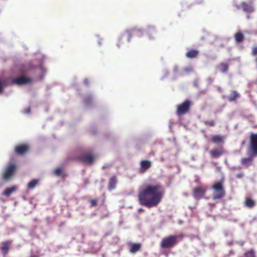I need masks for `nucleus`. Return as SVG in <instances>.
<instances>
[{
  "mask_svg": "<svg viewBox=\"0 0 257 257\" xmlns=\"http://www.w3.org/2000/svg\"><path fill=\"white\" fill-rule=\"evenodd\" d=\"M164 193V188L160 184H148L140 189L138 200L141 205L151 208L157 206L160 203Z\"/></svg>",
  "mask_w": 257,
  "mask_h": 257,
  "instance_id": "f257e3e1",
  "label": "nucleus"
},
{
  "mask_svg": "<svg viewBox=\"0 0 257 257\" xmlns=\"http://www.w3.org/2000/svg\"><path fill=\"white\" fill-rule=\"evenodd\" d=\"M213 190L212 199H221L225 196V191L223 185V181L215 182L211 187Z\"/></svg>",
  "mask_w": 257,
  "mask_h": 257,
  "instance_id": "f03ea898",
  "label": "nucleus"
},
{
  "mask_svg": "<svg viewBox=\"0 0 257 257\" xmlns=\"http://www.w3.org/2000/svg\"><path fill=\"white\" fill-rule=\"evenodd\" d=\"M178 236L177 235H170L167 236L162 239L160 247L163 249L172 248L178 243Z\"/></svg>",
  "mask_w": 257,
  "mask_h": 257,
  "instance_id": "7ed1b4c3",
  "label": "nucleus"
},
{
  "mask_svg": "<svg viewBox=\"0 0 257 257\" xmlns=\"http://www.w3.org/2000/svg\"><path fill=\"white\" fill-rule=\"evenodd\" d=\"M32 79L24 76H20L17 77H10L8 78V83L10 85H21L30 83Z\"/></svg>",
  "mask_w": 257,
  "mask_h": 257,
  "instance_id": "20e7f679",
  "label": "nucleus"
},
{
  "mask_svg": "<svg viewBox=\"0 0 257 257\" xmlns=\"http://www.w3.org/2000/svg\"><path fill=\"white\" fill-rule=\"evenodd\" d=\"M17 168L16 165L14 163H10L5 168L3 174L2 179L4 181L10 180L14 174Z\"/></svg>",
  "mask_w": 257,
  "mask_h": 257,
  "instance_id": "39448f33",
  "label": "nucleus"
},
{
  "mask_svg": "<svg viewBox=\"0 0 257 257\" xmlns=\"http://www.w3.org/2000/svg\"><path fill=\"white\" fill-rule=\"evenodd\" d=\"M191 105V101L188 99L185 100L183 102L177 106L176 110L177 115L181 116L187 113L189 111Z\"/></svg>",
  "mask_w": 257,
  "mask_h": 257,
  "instance_id": "423d86ee",
  "label": "nucleus"
},
{
  "mask_svg": "<svg viewBox=\"0 0 257 257\" xmlns=\"http://www.w3.org/2000/svg\"><path fill=\"white\" fill-rule=\"evenodd\" d=\"M75 159L83 164L91 165L94 162V157L90 152H86L76 157Z\"/></svg>",
  "mask_w": 257,
  "mask_h": 257,
  "instance_id": "0eeeda50",
  "label": "nucleus"
},
{
  "mask_svg": "<svg viewBox=\"0 0 257 257\" xmlns=\"http://www.w3.org/2000/svg\"><path fill=\"white\" fill-rule=\"evenodd\" d=\"M207 188L203 185H200L192 190V195L196 200L202 198L205 195Z\"/></svg>",
  "mask_w": 257,
  "mask_h": 257,
  "instance_id": "6e6552de",
  "label": "nucleus"
},
{
  "mask_svg": "<svg viewBox=\"0 0 257 257\" xmlns=\"http://www.w3.org/2000/svg\"><path fill=\"white\" fill-rule=\"evenodd\" d=\"M249 149L253 156H257V134H251L249 137Z\"/></svg>",
  "mask_w": 257,
  "mask_h": 257,
  "instance_id": "1a4fd4ad",
  "label": "nucleus"
},
{
  "mask_svg": "<svg viewBox=\"0 0 257 257\" xmlns=\"http://www.w3.org/2000/svg\"><path fill=\"white\" fill-rule=\"evenodd\" d=\"M30 150V146L27 144H21L17 145L14 149L15 153L19 156H23L27 154Z\"/></svg>",
  "mask_w": 257,
  "mask_h": 257,
  "instance_id": "9d476101",
  "label": "nucleus"
},
{
  "mask_svg": "<svg viewBox=\"0 0 257 257\" xmlns=\"http://www.w3.org/2000/svg\"><path fill=\"white\" fill-rule=\"evenodd\" d=\"M139 33L142 34V31L140 29H133L131 31H126L123 33L119 38V41L122 40L123 38H126L127 42H130L132 36V34H138Z\"/></svg>",
  "mask_w": 257,
  "mask_h": 257,
  "instance_id": "9b49d317",
  "label": "nucleus"
},
{
  "mask_svg": "<svg viewBox=\"0 0 257 257\" xmlns=\"http://www.w3.org/2000/svg\"><path fill=\"white\" fill-rule=\"evenodd\" d=\"M240 7L242 11L247 14L251 13L254 11L251 2L246 3L242 2L240 4Z\"/></svg>",
  "mask_w": 257,
  "mask_h": 257,
  "instance_id": "f8f14e48",
  "label": "nucleus"
},
{
  "mask_svg": "<svg viewBox=\"0 0 257 257\" xmlns=\"http://www.w3.org/2000/svg\"><path fill=\"white\" fill-rule=\"evenodd\" d=\"M12 243V240H9L6 241H4L2 242V246L1 247V250L4 255H6L8 254L9 250L10 249V245Z\"/></svg>",
  "mask_w": 257,
  "mask_h": 257,
  "instance_id": "ddd939ff",
  "label": "nucleus"
},
{
  "mask_svg": "<svg viewBox=\"0 0 257 257\" xmlns=\"http://www.w3.org/2000/svg\"><path fill=\"white\" fill-rule=\"evenodd\" d=\"M152 165V163L150 161L143 160L140 163V171L141 173H145L148 170Z\"/></svg>",
  "mask_w": 257,
  "mask_h": 257,
  "instance_id": "4468645a",
  "label": "nucleus"
},
{
  "mask_svg": "<svg viewBox=\"0 0 257 257\" xmlns=\"http://www.w3.org/2000/svg\"><path fill=\"white\" fill-rule=\"evenodd\" d=\"M117 182L116 176L115 175L111 176L108 181V189L109 191L114 190L116 188Z\"/></svg>",
  "mask_w": 257,
  "mask_h": 257,
  "instance_id": "2eb2a0df",
  "label": "nucleus"
},
{
  "mask_svg": "<svg viewBox=\"0 0 257 257\" xmlns=\"http://www.w3.org/2000/svg\"><path fill=\"white\" fill-rule=\"evenodd\" d=\"M129 245L130 252L132 253H135L140 250L142 244L140 243H130Z\"/></svg>",
  "mask_w": 257,
  "mask_h": 257,
  "instance_id": "dca6fc26",
  "label": "nucleus"
},
{
  "mask_svg": "<svg viewBox=\"0 0 257 257\" xmlns=\"http://www.w3.org/2000/svg\"><path fill=\"white\" fill-rule=\"evenodd\" d=\"M209 154L212 158H218L223 154L222 148L213 149L209 152Z\"/></svg>",
  "mask_w": 257,
  "mask_h": 257,
  "instance_id": "f3484780",
  "label": "nucleus"
},
{
  "mask_svg": "<svg viewBox=\"0 0 257 257\" xmlns=\"http://www.w3.org/2000/svg\"><path fill=\"white\" fill-rule=\"evenodd\" d=\"M255 201L250 197H246L244 201V205L249 208H252L255 206Z\"/></svg>",
  "mask_w": 257,
  "mask_h": 257,
  "instance_id": "a211bd4d",
  "label": "nucleus"
},
{
  "mask_svg": "<svg viewBox=\"0 0 257 257\" xmlns=\"http://www.w3.org/2000/svg\"><path fill=\"white\" fill-rule=\"evenodd\" d=\"M240 96L239 93L236 90L231 92L228 96L227 99L230 102L235 101Z\"/></svg>",
  "mask_w": 257,
  "mask_h": 257,
  "instance_id": "6ab92c4d",
  "label": "nucleus"
},
{
  "mask_svg": "<svg viewBox=\"0 0 257 257\" xmlns=\"http://www.w3.org/2000/svg\"><path fill=\"white\" fill-rule=\"evenodd\" d=\"M199 53L198 50L190 49L186 53V56L188 58L193 59L196 58Z\"/></svg>",
  "mask_w": 257,
  "mask_h": 257,
  "instance_id": "aec40b11",
  "label": "nucleus"
},
{
  "mask_svg": "<svg viewBox=\"0 0 257 257\" xmlns=\"http://www.w3.org/2000/svg\"><path fill=\"white\" fill-rule=\"evenodd\" d=\"M217 68L222 73H225L228 70L229 65L227 63L222 62L218 66H217Z\"/></svg>",
  "mask_w": 257,
  "mask_h": 257,
  "instance_id": "412c9836",
  "label": "nucleus"
},
{
  "mask_svg": "<svg viewBox=\"0 0 257 257\" xmlns=\"http://www.w3.org/2000/svg\"><path fill=\"white\" fill-rule=\"evenodd\" d=\"M241 164L242 165L248 167L249 166L251 165L252 163V157H248V158H242L240 161Z\"/></svg>",
  "mask_w": 257,
  "mask_h": 257,
  "instance_id": "4be33fe9",
  "label": "nucleus"
},
{
  "mask_svg": "<svg viewBox=\"0 0 257 257\" xmlns=\"http://www.w3.org/2000/svg\"><path fill=\"white\" fill-rule=\"evenodd\" d=\"M17 190L16 186H13L10 188H6L3 192L2 195L7 197H9L12 193L15 192Z\"/></svg>",
  "mask_w": 257,
  "mask_h": 257,
  "instance_id": "5701e85b",
  "label": "nucleus"
},
{
  "mask_svg": "<svg viewBox=\"0 0 257 257\" xmlns=\"http://www.w3.org/2000/svg\"><path fill=\"white\" fill-rule=\"evenodd\" d=\"M211 141L215 144H220L223 142V137L220 135H214L211 138Z\"/></svg>",
  "mask_w": 257,
  "mask_h": 257,
  "instance_id": "b1692460",
  "label": "nucleus"
},
{
  "mask_svg": "<svg viewBox=\"0 0 257 257\" xmlns=\"http://www.w3.org/2000/svg\"><path fill=\"white\" fill-rule=\"evenodd\" d=\"M234 39L236 42L240 43L242 42L244 39V35L241 32H238L236 34H235L234 36Z\"/></svg>",
  "mask_w": 257,
  "mask_h": 257,
  "instance_id": "393cba45",
  "label": "nucleus"
},
{
  "mask_svg": "<svg viewBox=\"0 0 257 257\" xmlns=\"http://www.w3.org/2000/svg\"><path fill=\"white\" fill-rule=\"evenodd\" d=\"M39 181V179H33L31 180L27 185L28 188L29 189H34L36 186L37 185Z\"/></svg>",
  "mask_w": 257,
  "mask_h": 257,
  "instance_id": "a878e982",
  "label": "nucleus"
},
{
  "mask_svg": "<svg viewBox=\"0 0 257 257\" xmlns=\"http://www.w3.org/2000/svg\"><path fill=\"white\" fill-rule=\"evenodd\" d=\"M244 257H255V252L253 249H251L246 250L244 253Z\"/></svg>",
  "mask_w": 257,
  "mask_h": 257,
  "instance_id": "bb28decb",
  "label": "nucleus"
},
{
  "mask_svg": "<svg viewBox=\"0 0 257 257\" xmlns=\"http://www.w3.org/2000/svg\"><path fill=\"white\" fill-rule=\"evenodd\" d=\"M156 33V30L153 27L150 26L148 28L147 34L149 36L150 39H151V35L155 34Z\"/></svg>",
  "mask_w": 257,
  "mask_h": 257,
  "instance_id": "cd10ccee",
  "label": "nucleus"
},
{
  "mask_svg": "<svg viewBox=\"0 0 257 257\" xmlns=\"http://www.w3.org/2000/svg\"><path fill=\"white\" fill-rule=\"evenodd\" d=\"M203 123L207 126L212 127L215 125V122L213 120H204Z\"/></svg>",
  "mask_w": 257,
  "mask_h": 257,
  "instance_id": "c85d7f7f",
  "label": "nucleus"
},
{
  "mask_svg": "<svg viewBox=\"0 0 257 257\" xmlns=\"http://www.w3.org/2000/svg\"><path fill=\"white\" fill-rule=\"evenodd\" d=\"M90 206L91 207L97 206L98 203V199H93L89 200Z\"/></svg>",
  "mask_w": 257,
  "mask_h": 257,
  "instance_id": "c756f323",
  "label": "nucleus"
},
{
  "mask_svg": "<svg viewBox=\"0 0 257 257\" xmlns=\"http://www.w3.org/2000/svg\"><path fill=\"white\" fill-rule=\"evenodd\" d=\"M62 169L61 168H57L54 171L55 174L57 176H60L62 174Z\"/></svg>",
  "mask_w": 257,
  "mask_h": 257,
  "instance_id": "7c9ffc66",
  "label": "nucleus"
},
{
  "mask_svg": "<svg viewBox=\"0 0 257 257\" xmlns=\"http://www.w3.org/2000/svg\"><path fill=\"white\" fill-rule=\"evenodd\" d=\"M92 98L91 96H88L85 98L84 99V102L87 103H90L92 101Z\"/></svg>",
  "mask_w": 257,
  "mask_h": 257,
  "instance_id": "2f4dec72",
  "label": "nucleus"
},
{
  "mask_svg": "<svg viewBox=\"0 0 257 257\" xmlns=\"http://www.w3.org/2000/svg\"><path fill=\"white\" fill-rule=\"evenodd\" d=\"M251 54L253 56L257 55V46L253 48Z\"/></svg>",
  "mask_w": 257,
  "mask_h": 257,
  "instance_id": "473e14b6",
  "label": "nucleus"
},
{
  "mask_svg": "<svg viewBox=\"0 0 257 257\" xmlns=\"http://www.w3.org/2000/svg\"><path fill=\"white\" fill-rule=\"evenodd\" d=\"M244 176V174L242 172L239 173L236 175V178L237 179H241Z\"/></svg>",
  "mask_w": 257,
  "mask_h": 257,
  "instance_id": "72a5a7b5",
  "label": "nucleus"
},
{
  "mask_svg": "<svg viewBox=\"0 0 257 257\" xmlns=\"http://www.w3.org/2000/svg\"><path fill=\"white\" fill-rule=\"evenodd\" d=\"M183 70L185 72H189L191 71V69L190 68H185Z\"/></svg>",
  "mask_w": 257,
  "mask_h": 257,
  "instance_id": "f704fd0d",
  "label": "nucleus"
},
{
  "mask_svg": "<svg viewBox=\"0 0 257 257\" xmlns=\"http://www.w3.org/2000/svg\"><path fill=\"white\" fill-rule=\"evenodd\" d=\"M3 89V85L2 83L0 81V93L2 92Z\"/></svg>",
  "mask_w": 257,
  "mask_h": 257,
  "instance_id": "c9c22d12",
  "label": "nucleus"
},
{
  "mask_svg": "<svg viewBox=\"0 0 257 257\" xmlns=\"http://www.w3.org/2000/svg\"><path fill=\"white\" fill-rule=\"evenodd\" d=\"M234 6L237 10H239L240 8V6L238 5H235Z\"/></svg>",
  "mask_w": 257,
  "mask_h": 257,
  "instance_id": "e433bc0d",
  "label": "nucleus"
},
{
  "mask_svg": "<svg viewBox=\"0 0 257 257\" xmlns=\"http://www.w3.org/2000/svg\"><path fill=\"white\" fill-rule=\"evenodd\" d=\"M178 70V67L177 66H176L174 68V71L175 72H177Z\"/></svg>",
  "mask_w": 257,
  "mask_h": 257,
  "instance_id": "4c0bfd02",
  "label": "nucleus"
},
{
  "mask_svg": "<svg viewBox=\"0 0 257 257\" xmlns=\"http://www.w3.org/2000/svg\"><path fill=\"white\" fill-rule=\"evenodd\" d=\"M144 211V210L142 208H141L139 209V212H143Z\"/></svg>",
  "mask_w": 257,
  "mask_h": 257,
  "instance_id": "58836bf2",
  "label": "nucleus"
},
{
  "mask_svg": "<svg viewBox=\"0 0 257 257\" xmlns=\"http://www.w3.org/2000/svg\"><path fill=\"white\" fill-rule=\"evenodd\" d=\"M236 169H237L238 170H240L241 169V167L240 166H238V167H236Z\"/></svg>",
  "mask_w": 257,
  "mask_h": 257,
  "instance_id": "ea45409f",
  "label": "nucleus"
},
{
  "mask_svg": "<svg viewBox=\"0 0 257 257\" xmlns=\"http://www.w3.org/2000/svg\"><path fill=\"white\" fill-rule=\"evenodd\" d=\"M255 63H256V68H257V57L255 58Z\"/></svg>",
  "mask_w": 257,
  "mask_h": 257,
  "instance_id": "a19ab883",
  "label": "nucleus"
},
{
  "mask_svg": "<svg viewBox=\"0 0 257 257\" xmlns=\"http://www.w3.org/2000/svg\"><path fill=\"white\" fill-rule=\"evenodd\" d=\"M247 19H249V16H247Z\"/></svg>",
  "mask_w": 257,
  "mask_h": 257,
  "instance_id": "79ce46f5",
  "label": "nucleus"
}]
</instances>
